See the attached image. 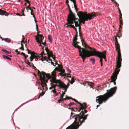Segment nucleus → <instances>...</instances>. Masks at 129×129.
<instances>
[{
  "label": "nucleus",
  "instance_id": "a211bd4d",
  "mask_svg": "<svg viewBox=\"0 0 129 129\" xmlns=\"http://www.w3.org/2000/svg\"><path fill=\"white\" fill-rule=\"evenodd\" d=\"M44 48V47L42 48V49H43V50L42 52L40 54V55H41V56L40 57L39 56V58H40L41 57H42V58L41 59V60L42 61H43L44 60H46L47 61H48V59H47V57L46 56H45L44 57H43V55H46V54L44 53V50L43 49Z\"/></svg>",
  "mask_w": 129,
  "mask_h": 129
},
{
  "label": "nucleus",
  "instance_id": "aec40b11",
  "mask_svg": "<svg viewBox=\"0 0 129 129\" xmlns=\"http://www.w3.org/2000/svg\"><path fill=\"white\" fill-rule=\"evenodd\" d=\"M69 15L68 16V19L75 14L73 13L71 10V8L69 9Z\"/></svg>",
  "mask_w": 129,
  "mask_h": 129
},
{
  "label": "nucleus",
  "instance_id": "5701e85b",
  "mask_svg": "<svg viewBox=\"0 0 129 129\" xmlns=\"http://www.w3.org/2000/svg\"><path fill=\"white\" fill-rule=\"evenodd\" d=\"M36 28L37 30V37H40L41 38L42 37L43 35H41L39 34V32L38 31V25L37 24H36Z\"/></svg>",
  "mask_w": 129,
  "mask_h": 129
},
{
  "label": "nucleus",
  "instance_id": "864d4df0",
  "mask_svg": "<svg viewBox=\"0 0 129 129\" xmlns=\"http://www.w3.org/2000/svg\"><path fill=\"white\" fill-rule=\"evenodd\" d=\"M70 1L73 2V4L76 3V0H70Z\"/></svg>",
  "mask_w": 129,
  "mask_h": 129
},
{
  "label": "nucleus",
  "instance_id": "39448f33",
  "mask_svg": "<svg viewBox=\"0 0 129 129\" xmlns=\"http://www.w3.org/2000/svg\"><path fill=\"white\" fill-rule=\"evenodd\" d=\"M92 56H97L100 58V62H102V58H104L105 60L106 59V51H104L103 52H101L99 51H96L95 49H94L93 51H90V52L88 53L85 56L86 57H89Z\"/></svg>",
  "mask_w": 129,
  "mask_h": 129
},
{
  "label": "nucleus",
  "instance_id": "49530a36",
  "mask_svg": "<svg viewBox=\"0 0 129 129\" xmlns=\"http://www.w3.org/2000/svg\"><path fill=\"white\" fill-rule=\"evenodd\" d=\"M74 7L75 9L77 8V6L76 5V3L74 4Z\"/></svg>",
  "mask_w": 129,
  "mask_h": 129
},
{
  "label": "nucleus",
  "instance_id": "338daca9",
  "mask_svg": "<svg viewBox=\"0 0 129 129\" xmlns=\"http://www.w3.org/2000/svg\"><path fill=\"white\" fill-rule=\"evenodd\" d=\"M118 11H119V13H121V11H120V10L119 8V7H118Z\"/></svg>",
  "mask_w": 129,
  "mask_h": 129
},
{
  "label": "nucleus",
  "instance_id": "de8ad7c7",
  "mask_svg": "<svg viewBox=\"0 0 129 129\" xmlns=\"http://www.w3.org/2000/svg\"><path fill=\"white\" fill-rule=\"evenodd\" d=\"M26 64H27L28 65L30 66V67H31V66L30 65V62H29L28 60H27V62H26Z\"/></svg>",
  "mask_w": 129,
  "mask_h": 129
},
{
  "label": "nucleus",
  "instance_id": "4be33fe9",
  "mask_svg": "<svg viewBox=\"0 0 129 129\" xmlns=\"http://www.w3.org/2000/svg\"><path fill=\"white\" fill-rule=\"evenodd\" d=\"M119 24L120 25H119V31H120L121 30H122V26L123 25V22L122 20L119 21Z\"/></svg>",
  "mask_w": 129,
  "mask_h": 129
},
{
  "label": "nucleus",
  "instance_id": "ddd939ff",
  "mask_svg": "<svg viewBox=\"0 0 129 129\" xmlns=\"http://www.w3.org/2000/svg\"><path fill=\"white\" fill-rule=\"evenodd\" d=\"M38 57H39V56L37 53L34 52H32V53H31V56L29 57V59L30 61H32L34 58H35L36 59H37V60H38Z\"/></svg>",
  "mask_w": 129,
  "mask_h": 129
},
{
  "label": "nucleus",
  "instance_id": "412c9836",
  "mask_svg": "<svg viewBox=\"0 0 129 129\" xmlns=\"http://www.w3.org/2000/svg\"><path fill=\"white\" fill-rule=\"evenodd\" d=\"M85 84L87 83L91 88H93L94 83L92 82L88 81L85 82Z\"/></svg>",
  "mask_w": 129,
  "mask_h": 129
},
{
  "label": "nucleus",
  "instance_id": "20e7f679",
  "mask_svg": "<svg viewBox=\"0 0 129 129\" xmlns=\"http://www.w3.org/2000/svg\"><path fill=\"white\" fill-rule=\"evenodd\" d=\"M79 43V42L76 41L73 43V45L74 47L78 49L79 55L82 59L83 62H84L85 59V56L88 53L90 52V51L86 50V48H81L78 45V44Z\"/></svg>",
  "mask_w": 129,
  "mask_h": 129
},
{
  "label": "nucleus",
  "instance_id": "c85d7f7f",
  "mask_svg": "<svg viewBox=\"0 0 129 129\" xmlns=\"http://www.w3.org/2000/svg\"><path fill=\"white\" fill-rule=\"evenodd\" d=\"M80 107L79 108V110L78 109V108H75V109L73 110V109H72L71 110H72V111H74L80 112V111L82 109H80Z\"/></svg>",
  "mask_w": 129,
  "mask_h": 129
},
{
  "label": "nucleus",
  "instance_id": "7c9ffc66",
  "mask_svg": "<svg viewBox=\"0 0 129 129\" xmlns=\"http://www.w3.org/2000/svg\"><path fill=\"white\" fill-rule=\"evenodd\" d=\"M25 7H24L22 9V11L20 13L21 14H22V15L23 16H25V15L24 14V11L25 10Z\"/></svg>",
  "mask_w": 129,
  "mask_h": 129
},
{
  "label": "nucleus",
  "instance_id": "f03ea898",
  "mask_svg": "<svg viewBox=\"0 0 129 129\" xmlns=\"http://www.w3.org/2000/svg\"><path fill=\"white\" fill-rule=\"evenodd\" d=\"M117 87L115 86L107 90V92L103 95H100L96 98V101L99 105L105 103L109 98L112 96L115 93L117 89Z\"/></svg>",
  "mask_w": 129,
  "mask_h": 129
},
{
  "label": "nucleus",
  "instance_id": "dca6fc26",
  "mask_svg": "<svg viewBox=\"0 0 129 129\" xmlns=\"http://www.w3.org/2000/svg\"><path fill=\"white\" fill-rule=\"evenodd\" d=\"M116 48L118 53L117 57L116 58V60H122V58H121V54L120 53V47H116Z\"/></svg>",
  "mask_w": 129,
  "mask_h": 129
},
{
  "label": "nucleus",
  "instance_id": "423d86ee",
  "mask_svg": "<svg viewBox=\"0 0 129 129\" xmlns=\"http://www.w3.org/2000/svg\"><path fill=\"white\" fill-rule=\"evenodd\" d=\"M38 75L39 76L41 82V83L39 82V84H41L44 89V87L47 86L46 83L48 82V80L51 79H49L48 77L46 76V75H47V74L44 72L42 71L41 72L39 70H38Z\"/></svg>",
  "mask_w": 129,
  "mask_h": 129
},
{
  "label": "nucleus",
  "instance_id": "a19ab883",
  "mask_svg": "<svg viewBox=\"0 0 129 129\" xmlns=\"http://www.w3.org/2000/svg\"><path fill=\"white\" fill-rule=\"evenodd\" d=\"M90 60L91 61H92V63L93 64L95 62V60L94 59V58H91L90 59Z\"/></svg>",
  "mask_w": 129,
  "mask_h": 129
},
{
  "label": "nucleus",
  "instance_id": "a878e982",
  "mask_svg": "<svg viewBox=\"0 0 129 129\" xmlns=\"http://www.w3.org/2000/svg\"><path fill=\"white\" fill-rule=\"evenodd\" d=\"M68 24V22L66 24V25H67V27L70 26V27L73 28H74L75 27L74 26V25H72L71 24Z\"/></svg>",
  "mask_w": 129,
  "mask_h": 129
},
{
  "label": "nucleus",
  "instance_id": "69168bd1",
  "mask_svg": "<svg viewBox=\"0 0 129 129\" xmlns=\"http://www.w3.org/2000/svg\"><path fill=\"white\" fill-rule=\"evenodd\" d=\"M66 4H68V3H69V1L68 0H66Z\"/></svg>",
  "mask_w": 129,
  "mask_h": 129
},
{
  "label": "nucleus",
  "instance_id": "ea45409f",
  "mask_svg": "<svg viewBox=\"0 0 129 129\" xmlns=\"http://www.w3.org/2000/svg\"><path fill=\"white\" fill-rule=\"evenodd\" d=\"M59 71H59V72H60L62 74L64 73L65 72V70L64 69H60Z\"/></svg>",
  "mask_w": 129,
  "mask_h": 129
},
{
  "label": "nucleus",
  "instance_id": "473e14b6",
  "mask_svg": "<svg viewBox=\"0 0 129 129\" xmlns=\"http://www.w3.org/2000/svg\"><path fill=\"white\" fill-rule=\"evenodd\" d=\"M48 39L50 42H51L52 41V39L51 37V36L50 35H49L48 36Z\"/></svg>",
  "mask_w": 129,
  "mask_h": 129
},
{
  "label": "nucleus",
  "instance_id": "5fc2aeb1",
  "mask_svg": "<svg viewBox=\"0 0 129 129\" xmlns=\"http://www.w3.org/2000/svg\"><path fill=\"white\" fill-rule=\"evenodd\" d=\"M79 26V32L80 31V30L81 29V27L78 24V26Z\"/></svg>",
  "mask_w": 129,
  "mask_h": 129
},
{
  "label": "nucleus",
  "instance_id": "1a4fd4ad",
  "mask_svg": "<svg viewBox=\"0 0 129 129\" xmlns=\"http://www.w3.org/2000/svg\"><path fill=\"white\" fill-rule=\"evenodd\" d=\"M82 33L80 32V31H79V36L80 37V39H81L82 45L83 47L84 48H85L86 49H88L90 50H92L91 48L86 44L84 39H82Z\"/></svg>",
  "mask_w": 129,
  "mask_h": 129
},
{
  "label": "nucleus",
  "instance_id": "393cba45",
  "mask_svg": "<svg viewBox=\"0 0 129 129\" xmlns=\"http://www.w3.org/2000/svg\"><path fill=\"white\" fill-rule=\"evenodd\" d=\"M3 57L4 58L7 59L8 60H11V59L7 56L3 55Z\"/></svg>",
  "mask_w": 129,
  "mask_h": 129
},
{
  "label": "nucleus",
  "instance_id": "bb28decb",
  "mask_svg": "<svg viewBox=\"0 0 129 129\" xmlns=\"http://www.w3.org/2000/svg\"><path fill=\"white\" fill-rule=\"evenodd\" d=\"M78 36H77V35H75V37L74 38L73 40V43L75 42H76V41L77 40V37Z\"/></svg>",
  "mask_w": 129,
  "mask_h": 129
},
{
  "label": "nucleus",
  "instance_id": "f3484780",
  "mask_svg": "<svg viewBox=\"0 0 129 129\" xmlns=\"http://www.w3.org/2000/svg\"><path fill=\"white\" fill-rule=\"evenodd\" d=\"M35 37H36L35 39L38 44H41V43L43 42V40L44 39V37H43V36L41 38L40 37H36V36H35Z\"/></svg>",
  "mask_w": 129,
  "mask_h": 129
},
{
  "label": "nucleus",
  "instance_id": "0e129e2a",
  "mask_svg": "<svg viewBox=\"0 0 129 129\" xmlns=\"http://www.w3.org/2000/svg\"><path fill=\"white\" fill-rule=\"evenodd\" d=\"M16 15H18V16H22V15H20V14L19 13H17L16 14Z\"/></svg>",
  "mask_w": 129,
  "mask_h": 129
},
{
  "label": "nucleus",
  "instance_id": "6e6552de",
  "mask_svg": "<svg viewBox=\"0 0 129 129\" xmlns=\"http://www.w3.org/2000/svg\"><path fill=\"white\" fill-rule=\"evenodd\" d=\"M51 82V84L55 83L56 86L59 87L60 88H64L65 84L60 80L56 79Z\"/></svg>",
  "mask_w": 129,
  "mask_h": 129
},
{
  "label": "nucleus",
  "instance_id": "603ef678",
  "mask_svg": "<svg viewBox=\"0 0 129 129\" xmlns=\"http://www.w3.org/2000/svg\"><path fill=\"white\" fill-rule=\"evenodd\" d=\"M67 76L66 75V73H64L63 74H62L61 75L62 76H65L66 77Z\"/></svg>",
  "mask_w": 129,
  "mask_h": 129
},
{
  "label": "nucleus",
  "instance_id": "c03bdc74",
  "mask_svg": "<svg viewBox=\"0 0 129 129\" xmlns=\"http://www.w3.org/2000/svg\"><path fill=\"white\" fill-rule=\"evenodd\" d=\"M74 104V103L73 102L70 103L68 105V106H70L71 105H72Z\"/></svg>",
  "mask_w": 129,
  "mask_h": 129
},
{
  "label": "nucleus",
  "instance_id": "8fccbe9b",
  "mask_svg": "<svg viewBox=\"0 0 129 129\" xmlns=\"http://www.w3.org/2000/svg\"><path fill=\"white\" fill-rule=\"evenodd\" d=\"M44 46H46V43L45 42V40L44 42H42V43H41Z\"/></svg>",
  "mask_w": 129,
  "mask_h": 129
},
{
  "label": "nucleus",
  "instance_id": "4c0bfd02",
  "mask_svg": "<svg viewBox=\"0 0 129 129\" xmlns=\"http://www.w3.org/2000/svg\"><path fill=\"white\" fill-rule=\"evenodd\" d=\"M58 68L59 69H62L63 67L62 66L60 65L59 64H58Z\"/></svg>",
  "mask_w": 129,
  "mask_h": 129
},
{
  "label": "nucleus",
  "instance_id": "680f3d73",
  "mask_svg": "<svg viewBox=\"0 0 129 129\" xmlns=\"http://www.w3.org/2000/svg\"><path fill=\"white\" fill-rule=\"evenodd\" d=\"M20 54H21L23 55V56H25V54L24 53H23V52H21L20 53Z\"/></svg>",
  "mask_w": 129,
  "mask_h": 129
},
{
  "label": "nucleus",
  "instance_id": "2f4dec72",
  "mask_svg": "<svg viewBox=\"0 0 129 129\" xmlns=\"http://www.w3.org/2000/svg\"><path fill=\"white\" fill-rule=\"evenodd\" d=\"M2 50L6 53L10 54V52H9V51L5 49H2Z\"/></svg>",
  "mask_w": 129,
  "mask_h": 129
},
{
  "label": "nucleus",
  "instance_id": "e2e57ef3",
  "mask_svg": "<svg viewBox=\"0 0 129 129\" xmlns=\"http://www.w3.org/2000/svg\"><path fill=\"white\" fill-rule=\"evenodd\" d=\"M70 75V74H68V75L67 76H66V77H70V78H71V76H69V75Z\"/></svg>",
  "mask_w": 129,
  "mask_h": 129
},
{
  "label": "nucleus",
  "instance_id": "37998d69",
  "mask_svg": "<svg viewBox=\"0 0 129 129\" xmlns=\"http://www.w3.org/2000/svg\"><path fill=\"white\" fill-rule=\"evenodd\" d=\"M27 51H28V54H31V53H32V52H31V51L30 50L27 48Z\"/></svg>",
  "mask_w": 129,
  "mask_h": 129
},
{
  "label": "nucleus",
  "instance_id": "f257e3e1",
  "mask_svg": "<svg viewBox=\"0 0 129 129\" xmlns=\"http://www.w3.org/2000/svg\"><path fill=\"white\" fill-rule=\"evenodd\" d=\"M72 100L79 104L80 106V109H84L79 114H77L74 116L75 120L74 122L70 126H68L66 129H77L82 123L84 122V120L87 119L88 114L84 115V114L87 112V111L85 110L87 108V105L85 103L82 104L79 102L75 99L72 98Z\"/></svg>",
  "mask_w": 129,
  "mask_h": 129
},
{
  "label": "nucleus",
  "instance_id": "a18cd8bd",
  "mask_svg": "<svg viewBox=\"0 0 129 129\" xmlns=\"http://www.w3.org/2000/svg\"><path fill=\"white\" fill-rule=\"evenodd\" d=\"M62 99H61V98H60V99H59L58 100V101L57 102V103H59L61 102H62Z\"/></svg>",
  "mask_w": 129,
  "mask_h": 129
},
{
  "label": "nucleus",
  "instance_id": "c756f323",
  "mask_svg": "<svg viewBox=\"0 0 129 129\" xmlns=\"http://www.w3.org/2000/svg\"><path fill=\"white\" fill-rule=\"evenodd\" d=\"M4 40L6 42H8V43H10L11 41L10 40V39L8 38L5 39H4Z\"/></svg>",
  "mask_w": 129,
  "mask_h": 129
},
{
  "label": "nucleus",
  "instance_id": "4d7b16f0",
  "mask_svg": "<svg viewBox=\"0 0 129 129\" xmlns=\"http://www.w3.org/2000/svg\"><path fill=\"white\" fill-rule=\"evenodd\" d=\"M51 56H48L47 58L48 59H49L50 61H52V60L50 58V57Z\"/></svg>",
  "mask_w": 129,
  "mask_h": 129
},
{
  "label": "nucleus",
  "instance_id": "09e8293b",
  "mask_svg": "<svg viewBox=\"0 0 129 129\" xmlns=\"http://www.w3.org/2000/svg\"><path fill=\"white\" fill-rule=\"evenodd\" d=\"M66 98H67V99L70 100V99H72V98H71V97H70L67 96H66Z\"/></svg>",
  "mask_w": 129,
  "mask_h": 129
},
{
  "label": "nucleus",
  "instance_id": "bf43d9fd",
  "mask_svg": "<svg viewBox=\"0 0 129 129\" xmlns=\"http://www.w3.org/2000/svg\"><path fill=\"white\" fill-rule=\"evenodd\" d=\"M24 1L27 2L28 4H29V3H30V2L28 0H24Z\"/></svg>",
  "mask_w": 129,
  "mask_h": 129
},
{
  "label": "nucleus",
  "instance_id": "9b49d317",
  "mask_svg": "<svg viewBox=\"0 0 129 129\" xmlns=\"http://www.w3.org/2000/svg\"><path fill=\"white\" fill-rule=\"evenodd\" d=\"M56 72L53 71L51 72V75L49 74H47V75H46V76L48 77L49 79H51L50 81L51 82L56 79Z\"/></svg>",
  "mask_w": 129,
  "mask_h": 129
},
{
  "label": "nucleus",
  "instance_id": "f8f14e48",
  "mask_svg": "<svg viewBox=\"0 0 129 129\" xmlns=\"http://www.w3.org/2000/svg\"><path fill=\"white\" fill-rule=\"evenodd\" d=\"M56 72L53 71L51 72V75L49 74H47V75H46V76L48 77L49 79H51L50 81L51 82L56 79Z\"/></svg>",
  "mask_w": 129,
  "mask_h": 129
},
{
  "label": "nucleus",
  "instance_id": "58836bf2",
  "mask_svg": "<svg viewBox=\"0 0 129 129\" xmlns=\"http://www.w3.org/2000/svg\"><path fill=\"white\" fill-rule=\"evenodd\" d=\"M64 87V88H61L65 89L64 92H66L68 88V87H67V86H66V85L65 84V86Z\"/></svg>",
  "mask_w": 129,
  "mask_h": 129
},
{
  "label": "nucleus",
  "instance_id": "0eeeda50",
  "mask_svg": "<svg viewBox=\"0 0 129 129\" xmlns=\"http://www.w3.org/2000/svg\"><path fill=\"white\" fill-rule=\"evenodd\" d=\"M67 21H68V24H73L74 23H75V26L76 27L78 26V22L76 21H78L79 22H80V20H79L78 18H76L75 14L68 19H67Z\"/></svg>",
  "mask_w": 129,
  "mask_h": 129
},
{
  "label": "nucleus",
  "instance_id": "6e6d98bb",
  "mask_svg": "<svg viewBox=\"0 0 129 129\" xmlns=\"http://www.w3.org/2000/svg\"><path fill=\"white\" fill-rule=\"evenodd\" d=\"M122 20V16H119V21Z\"/></svg>",
  "mask_w": 129,
  "mask_h": 129
},
{
  "label": "nucleus",
  "instance_id": "9d476101",
  "mask_svg": "<svg viewBox=\"0 0 129 129\" xmlns=\"http://www.w3.org/2000/svg\"><path fill=\"white\" fill-rule=\"evenodd\" d=\"M119 72V70L114 72L111 77V81L110 82H113L114 85L116 84L115 81L117 79V75L118 74Z\"/></svg>",
  "mask_w": 129,
  "mask_h": 129
},
{
  "label": "nucleus",
  "instance_id": "f704fd0d",
  "mask_svg": "<svg viewBox=\"0 0 129 129\" xmlns=\"http://www.w3.org/2000/svg\"><path fill=\"white\" fill-rule=\"evenodd\" d=\"M60 69H59V68H58V67H56L54 70L53 71H54V72H56V71H57L58 72L60 71H59Z\"/></svg>",
  "mask_w": 129,
  "mask_h": 129
},
{
  "label": "nucleus",
  "instance_id": "052dcab7",
  "mask_svg": "<svg viewBox=\"0 0 129 129\" xmlns=\"http://www.w3.org/2000/svg\"><path fill=\"white\" fill-rule=\"evenodd\" d=\"M64 96V95H63L62 94L61 95H60V98H61V99H62L63 98V96Z\"/></svg>",
  "mask_w": 129,
  "mask_h": 129
},
{
  "label": "nucleus",
  "instance_id": "13d9d810",
  "mask_svg": "<svg viewBox=\"0 0 129 129\" xmlns=\"http://www.w3.org/2000/svg\"><path fill=\"white\" fill-rule=\"evenodd\" d=\"M51 92H53V93H56V91L55 89H54V90H52Z\"/></svg>",
  "mask_w": 129,
  "mask_h": 129
},
{
  "label": "nucleus",
  "instance_id": "4468645a",
  "mask_svg": "<svg viewBox=\"0 0 129 129\" xmlns=\"http://www.w3.org/2000/svg\"><path fill=\"white\" fill-rule=\"evenodd\" d=\"M45 50L47 52V53L48 56V57L50 56L52 57V58L54 60L55 59L54 56L53 55V53L52 51H50L48 49V48L47 47L45 48Z\"/></svg>",
  "mask_w": 129,
  "mask_h": 129
},
{
  "label": "nucleus",
  "instance_id": "6ab92c4d",
  "mask_svg": "<svg viewBox=\"0 0 129 129\" xmlns=\"http://www.w3.org/2000/svg\"><path fill=\"white\" fill-rule=\"evenodd\" d=\"M0 14L2 15H5L7 16L8 15V14L6 12L0 9Z\"/></svg>",
  "mask_w": 129,
  "mask_h": 129
},
{
  "label": "nucleus",
  "instance_id": "72a5a7b5",
  "mask_svg": "<svg viewBox=\"0 0 129 129\" xmlns=\"http://www.w3.org/2000/svg\"><path fill=\"white\" fill-rule=\"evenodd\" d=\"M19 49L22 50H24L23 45L22 44H21V47L19 48Z\"/></svg>",
  "mask_w": 129,
  "mask_h": 129
},
{
  "label": "nucleus",
  "instance_id": "774afa93",
  "mask_svg": "<svg viewBox=\"0 0 129 129\" xmlns=\"http://www.w3.org/2000/svg\"><path fill=\"white\" fill-rule=\"evenodd\" d=\"M62 94L63 95H64L65 94V93L63 91H62Z\"/></svg>",
  "mask_w": 129,
  "mask_h": 129
},
{
  "label": "nucleus",
  "instance_id": "b1692460",
  "mask_svg": "<svg viewBox=\"0 0 129 129\" xmlns=\"http://www.w3.org/2000/svg\"><path fill=\"white\" fill-rule=\"evenodd\" d=\"M115 48L120 47L119 45L117 39L116 37H115Z\"/></svg>",
  "mask_w": 129,
  "mask_h": 129
},
{
  "label": "nucleus",
  "instance_id": "cd10ccee",
  "mask_svg": "<svg viewBox=\"0 0 129 129\" xmlns=\"http://www.w3.org/2000/svg\"><path fill=\"white\" fill-rule=\"evenodd\" d=\"M31 12L30 13V14L32 15H33V17L34 18L35 21V22H36V19L35 17L34 14V13L33 10L32 9V10H31Z\"/></svg>",
  "mask_w": 129,
  "mask_h": 129
},
{
  "label": "nucleus",
  "instance_id": "2eb2a0df",
  "mask_svg": "<svg viewBox=\"0 0 129 129\" xmlns=\"http://www.w3.org/2000/svg\"><path fill=\"white\" fill-rule=\"evenodd\" d=\"M116 68L115 69V71L114 72L117 71V70H119L120 71V69H119L121 66V61L122 60H116Z\"/></svg>",
  "mask_w": 129,
  "mask_h": 129
},
{
  "label": "nucleus",
  "instance_id": "7ed1b4c3",
  "mask_svg": "<svg viewBox=\"0 0 129 129\" xmlns=\"http://www.w3.org/2000/svg\"><path fill=\"white\" fill-rule=\"evenodd\" d=\"M99 14L98 12L95 13L93 12L91 13L87 14L85 12H83L82 11H80L77 13V15L80 20V22H82L83 24H84L85 21H87L88 20H91L92 18H93L94 17H96L98 16Z\"/></svg>",
  "mask_w": 129,
  "mask_h": 129
},
{
  "label": "nucleus",
  "instance_id": "79ce46f5",
  "mask_svg": "<svg viewBox=\"0 0 129 129\" xmlns=\"http://www.w3.org/2000/svg\"><path fill=\"white\" fill-rule=\"evenodd\" d=\"M74 81H75L74 80V78H71V81L70 82V83L71 84H72L73 83Z\"/></svg>",
  "mask_w": 129,
  "mask_h": 129
},
{
  "label": "nucleus",
  "instance_id": "e433bc0d",
  "mask_svg": "<svg viewBox=\"0 0 129 129\" xmlns=\"http://www.w3.org/2000/svg\"><path fill=\"white\" fill-rule=\"evenodd\" d=\"M44 94V93L42 92L41 93H40L38 97V99H39L40 96H42Z\"/></svg>",
  "mask_w": 129,
  "mask_h": 129
},
{
  "label": "nucleus",
  "instance_id": "3c124183",
  "mask_svg": "<svg viewBox=\"0 0 129 129\" xmlns=\"http://www.w3.org/2000/svg\"><path fill=\"white\" fill-rule=\"evenodd\" d=\"M26 42V41L25 42H24L23 41V40H22L21 41V44H22V43H23L24 44H25Z\"/></svg>",
  "mask_w": 129,
  "mask_h": 129
},
{
  "label": "nucleus",
  "instance_id": "c9c22d12",
  "mask_svg": "<svg viewBox=\"0 0 129 129\" xmlns=\"http://www.w3.org/2000/svg\"><path fill=\"white\" fill-rule=\"evenodd\" d=\"M52 85L51 86L52 87V88H54V89H55V87L56 86V84H51Z\"/></svg>",
  "mask_w": 129,
  "mask_h": 129
}]
</instances>
